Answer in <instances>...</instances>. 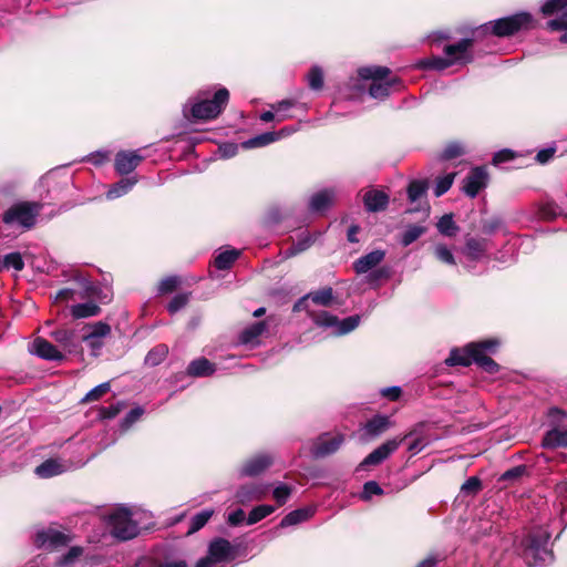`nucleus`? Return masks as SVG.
Instances as JSON below:
<instances>
[{"label": "nucleus", "instance_id": "1", "mask_svg": "<svg viewBox=\"0 0 567 567\" xmlns=\"http://www.w3.org/2000/svg\"><path fill=\"white\" fill-rule=\"evenodd\" d=\"M499 346L501 341L497 338L473 341L462 349H452L445 363L450 367H470L475 363L486 373L496 374L499 372L501 365L491 355L497 352Z\"/></svg>", "mask_w": 567, "mask_h": 567}, {"label": "nucleus", "instance_id": "2", "mask_svg": "<svg viewBox=\"0 0 567 567\" xmlns=\"http://www.w3.org/2000/svg\"><path fill=\"white\" fill-rule=\"evenodd\" d=\"M550 534L543 528L533 529L520 543L522 558L528 567H538L554 560V551L548 548Z\"/></svg>", "mask_w": 567, "mask_h": 567}, {"label": "nucleus", "instance_id": "3", "mask_svg": "<svg viewBox=\"0 0 567 567\" xmlns=\"http://www.w3.org/2000/svg\"><path fill=\"white\" fill-rule=\"evenodd\" d=\"M392 71L388 66L370 65L358 70L362 80H371L369 94L377 100H384L390 95L391 89L402 87V80L399 76H390Z\"/></svg>", "mask_w": 567, "mask_h": 567}, {"label": "nucleus", "instance_id": "4", "mask_svg": "<svg viewBox=\"0 0 567 567\" xmlns=\"http://www.w3.org/2000/svg\"><path fill=\"white\" fill-rule=\"evenodd\" d=\"M533 28V16L528 12H518L508 17L496 19L481 27L484 33L496 38H509L523 30Z\"/></svg>", "mask_w": 567, "mask_h": 567}, {"label": "nucleus", "instance_id": "5", "mask_svg": "<svg viewBox=\"0 0 567 567\" xmlns=\"http://www.w3.org/2000/svg\"><path fill=\"white\" fill-rule=\"evenodd\" d=\"M106 524L110 534L121 542L131 540L140 534V527L132 518V512L125 507H117L111 512L106 517Z\"/></svg>", "mask_w": 567, "mask_h": 567}, {"label": "nucleus", "instance_id": "6", "mask_svg": "<svg viewBox=\"0 0 567 567\" xmlns=\"http://www.w3.org/2000/svg\"><path fill=\"white\" fill-rule=\"evenodd\" d=\"M229 101V91L218 89L213 99H204L193 104L190 114L196 120L209 121L218 117Z\"/></svg>", "mask_w": 567, "mask_h": 567}, {"label": "nucleus", "instance_id": "7", "mask_svg": "<svg viewBox=\"0 0 567 567\" xmlns=\"http://www.w3.org/2000/svg\"><path fill=\"white\" fill-rule=\"evenodd\" d=\"M416 433L417 431L414 427L402 436H396L385 441L363 458V461L359 464V468L365 470L369 466L381 464L392 453H394L404 441L415 436Z\"/></svg>", "mask_w": 567, "mask_h": 567}, {"label": "nucleus", "instance_id": "8", "mask_svg": "<svg viewBox=\"0 0 567 567\" xmlns=\"http://www.w3.org/2000/svg\"><path fill=\"white\" fill-rule=\"evenodd\" d=\"M34 204L23 202L12 205L2 215V221L7 225L19 224L25 228H31L35 224L37 210Z\"/></svg>", "mask_w": 567, "mask_h": 567}, {"label": "nucleus", "instance_id": "9", "mask_svg": "<svg viewBox=\"0 0 567 567\" xmlns=\"http://www.w3.org/2000/svg\"><path fill=\"white\" fill-rule=\"evenodd\" d=\"M540 12L545 17L561 12L560 17L547 21L546 27L550 31H567V0H547L540 7Z\"/></svg>", "mask_w": 567, "mask_h": 567}, {"label": "nucleus", "instance_id": "10", "mask_svg": "<svg viewBox=\"0 0 567 567\" xmlns=\"http://www.w3.org/2000/svg\"><path fill=\"white\" fill-rule=\"evenodd\" d=\"M344 442L343 434H336L330 436V433L326 432L320 434L312 443L310 453L315 458H323L336 453Z\"/></svg>", "mask_w": 567, "mask_h": 567}, {"label": "nucleus", "instance_id": "11", "mask_svg": "<svg viewBox=\"0 0 567 567\" xmlns=\"http://www.w3.org/2000/svg\"><path fill=\"white\" fill-rule=\"evenodd\" d=\"M488 174L484 166L472 168L463 179L462 190L471 198H475L478 193L487 186Z\"/></svg>", "mask_w": 567, "mask_h": 567}, {"label": "nucleus", "instance_id": "12", "mask_svg": "<svg viewBox=\"0 0 567 567\" xmlns=\"http://www.w3.org/2000/svg\"><path fill=\"white\" fill-rule=\"evenodd\" d=\"M71 542V537L60 530L49 528L38 532L34 544L37 547H48L51 550L66 546Z\"/></svg>", "mask_w": 567, "mask_h": 567}, {"label": "nucleus", "instance_id": "13", "mask_svg": "<svg viewBox=\"0 0 567 567\" xmlns=\"http://www.w3.org/2000/svg\"><path fill=\"white\" fill-rule=\"evenodd\" d=\"M274 464V458L269 454H257L244 462L239 470L241 477H255L264 473Z\"/></svg>", "mask_w": 567, "mask_h": 567}, {"label": "nucleus", "instance_id": "14", "mask_svg": "<svg viewBox=\"0 0 567 567\" xmlns=\"http://www.w3.org/2000/svg\"><path fill=\"white\" fill-rule=\"evenodd\" d=\"M50 337L69 354L82 352L81 342L78 340L75 331L72 329H56L50 333Z\"/></svg>", "mask_w": 567, "mask_h": 567}, {"label": "nucleus", "instance_id": "15", "mask_svg": "<svg viewBox=\"0 0 567 567\" xmlns=\"http://www.w3.org/2000/svg\"><path fill=\"white\" fill-rule=\"evenodd\" d=\"M143 161V156L137 151H121L116 154L114 161L115 171L121 175L132 173Z\"/></svg>", "mask_w": 567, "mask_h": 567}, {"label": "nucleus", "instance_id": "16", "mask_svg": "<svg viewBox=\"0 0 567 567\" xmlns=\"http://www.w3.org/2000/svg\"><path fill=\"white\" fill-rule=\"evenodd\" d=\"M32 353L48 361H62L65 358L53 343L42 337L34 339L32 343Z\"/></svg>", "mask_w": 567, "mask_h": 567}, {"label": "nucleus", "instance_id": "17", "mask_svg": "<svg viewBox=\"0 0 567 567\" xmlns=\"http://www.w3.org/2000/svg\"><path fill=\"white\" fill-rule=\"evenodd\" d=\"M234 548L229 540L225 538H215L208 546V556L216 563L227 561L234 558Z\"/></svg>", "mask_w": 567, "mask_h": 567}, {"label": "nucleus", "instance_id": "18", "mask_svg": "<svg viewBox=\"0 0 567 567\" xmlns=\"http://www.w3.org/2000/svg\"><path fill=\"white\" fill-rule=\"evenodd\" d=\"M389 195L380 189H369L363 195V204L369 213L384 212L388 208Z\"/></svg>", "mask_w": 567, "mask_h": 567}, {"label": "nucleus", "instance_id": "19", "mask_svg": "<svg viewBox=\"0 0 567 567\" xmlns=\"http://www.w3.org/2000/svg\"><path fill=\"white\" fill-rule=\"evenodd\" d=\"M385 251L375 249L364 256H361L353 262V269L357 274H365L383 261Z\"/></svg>", "mask_w": 567, "mask_h": 567}, {"label": "nucleus", "instance_id": "20", "mask_svg": "<svg viewBox=\"0 0 567 567\" xmlns=\"http://www.w3.org/2000/svg\"><path fill=\"white\" fill-rule=\"evenodd\" d=\"M267 488L261 484L249 483L241 485L236 492L239 503L246 504L252 501H260L265 497Z\"/></svg>", "mask_w": 567, "mask_h": 567}, {"label": "nucleus", "instance_id": "21", "mask_svg": "<svg viewBox=\"0 0 567 567\" xmlns=\"http://www.w3.org/2000/svg\"><path fill=\"white\" fill-rule=\"evenodd\" d=\"M542 447L550 450L567 447V426L564 429L554 426L547 431L542 439Z\"/></svg>", "mask_w": 567, "mask_h": 567}, {"label": "nucleus", "instance_id": "22", "mask_svg": "<svg viewBox=\"0 0 567 567\" xmlns=\"http://www.w3.org/2000/svg\"><path fill=\"white\" fill-rule=\"evenodd\" d=\"M392 424L390 416L377 414L365 422L364 430L370 437H378L385 433Z\"/></svg>", "mask_w": 567, "mask_h": 567}, {"label": "nucleus", "instance_id": "23", "mask_svg": "<svg viewBox=\"0 0 567 567\" xmlns=\"http://www.w3.org/2000/svg\"><path fill=\"white\" fill-rule=\"evenodd\" d=\"M333 197L332 190H320L311 196L309 209L313 213H323L333 205Z\"/></svg>", "mask_w": 567, "mask_h": 567}, {"label": "nucleus", "instance_id": "24", "mask_svg": "<svg viewBox=\"0 0 567 567\" xmlns=\"http://www.w3.org/2000/svg\"><path fill=\"white\" fill-rule=\"evenodd\" d=\"M65 472V466L58 458H48L38 465L34 473L40 478H50Z\"/></svg>", "mask_w": 567, "mask_h": 567}, {"label": "nucleus", "instance_id": "25", "mask_svg": "<svg viewBox=\"0 0 567 567\" xmlns=\"http://www.w3.org/2000/svg\"><path fill=\"white\" fill-rule=\"evenodd\" d=\"M215 371V363L204 357L193 360L187 367V374L195 378L209 377Z\"/></svg>", "mask_w": 567, "mask_h": 567}, {"label": "nucleus", "instance_id": "26", "mask_svg": "<svg viewBox=\"0 0 567 567\" xmlns=\"http://www.w3.org/2000/svg\"><path fill=\"white\" fill-rule=\"evenodd\" d=\"M460 60H461L460 56L452 58V59H446V58H441V56H431V58L420 60L417 62L416 66L422 70L442 71V70L450 68L452 64H454V62L460 61Z\"/></svg>", "mask_w": 567, "mask_h": 567}, {"label": "nucleus", "instance_id": "27", "mask_svg": "<svg viewBox=\"0 0 567 567\" xmlns=\"http://www.w3.org/2000/svg\"><path fill=\"white\" fill-rule=\"evenodd\" d=\"M488 240L468 237L465 241V254L471 260H478L487 250Z\"/></svg>", "mask_w": 567, "mask_h": 567}, {"label": "nucleus", "instance_id": "28", "mask_svg": "<svg viewBox=\"0 0 567 567\" xmlns=\"http://www.w3.org/2000/svg\"><path fill=\"white\" fill-rule=\"evenodd\" d=\"M137 183V179L134 177L121 178L118 182L114 183L106 193V197L109 199L118 198L125 194H127L133 186Z\"/></svg>", "mask_w": 567, "mask_h": 567}, {"label": "nucleus", "instance_id": "29", "mask_svg": "<svg viewBox=\"0 0 567 567\" xmlns=\"http://www.w3.org/2000/svg\"><path fill=\"white\" fill-rule=\"evenodd\" d=\"M429 189L427 179H413L406 187L408 199L415 203L426 196Z\"/></svg>", "mask_w": 567, "mask_h": 567}, {"label": "nucleus", "instance_id": "30", "mask_svg": "<svg viewBox=\"0 0 567 567\" xmlns=\"http://www.w3.org/2000/svg\"><path fill=\"white\" fill-rule=\"evenodd\" d=\"M101 312L100 306L95 302L89 301L84 303H78L71 307V316L74 319H84L97 316Z\"/></svg>", "mask_w": 567, "mask_h": 567}, {"label": "nucleus", "instance_id": "31", "mask_svg": "<svg viewBox=\"0 0 567 567\" xmlns=\"http://www.w3.org/2000/svg\"><path fill=\"white\" fill-rule=\"evenodd\" d=\"M427 231V227L419 224H410L401 235V245L408 247L416 241L421 236Z\"/></svg>", "mask_w": 567, "mask_h": 567}, {"label": "nucleus", "instance_id": "32", "mask_svg": "<svg viewBox=\"0 0 567 567\" xmlns=\"http://www.w3.org/2000/svg\"><path fill=\"white\" fill-rule=\"evenodd\" d=\"M267 328V323L265 321H257L252 324L246 327L239 336V340L241 343H252L258 337H260Z\"/></svg>", "mask_w": 567, "mask_h": 567}, {"label": "nucleus", "instance_id": "33", "mask_svg": "<svg viewBox=\"0 0 567 567\" xmlns=\"http://www.w3.org/2000/svg\"><path fill=\"white\" fill-rule=\"evenodd\" d=\"M239 256L240 251L237 249L221 251L215 257L214 266L218 270H228L231 268V266L238 259Z\"/></svg>", "mask_w": 567, "mask_h": 567}, {"label": "nucleus", "instance_id": "34", "mask_svg": "<svg viewBox=\"0 0 567 567\" xmlns=\"http://www.w3.org/2000/svg\"><path fill=\"white\" fill-rule=\"evenodd\" d=\"M278 137L279 134L276 132H266L243 142L241 147L245 150L262 147L270 143H274L278 140Z\"/></svg>", "mask_w": 567, "mask_h": 567}, {"label": "nucleus", "instance_id": "35", "mask_svg": "<svg viewBox=\"0 0 567 567\" xmlns=\"http://www.w3.org/2000/svg\"><path fill=\"white\" fill-rule=\"evenodd\" d=\"M437 230L441 235L446 237L456 236L460 230L458 226L453 219V214H444L436 224Z\"/></svg>", "mask_w": 567, "mask_h": 567}, {"label": "nucleus", "instance_id": "36", "mask_svg": "<svg viewBox=\"0 0 567 567\" xmlns=\"http://www.w3.org/2000/svg\"><path fill=\"white\" fill-rule=\"evenodd\" d=\"M311 515V512L307 508H298L288 513L280 522L281 528L297 525L307 520Z\"/></svg>", "mask_w": 567, "mask_h": 567}, {"label": "nucleus", "instance_id": "37", "mask_svg": "<svg viewBox=\"0 0 567 567\" xmlns=\"http://www.w3.org/2000/svg\"><path fill=\"white\" fill-rule=\"evenodd\" d=\"M214 515V509H204L194 515L189 522L187 535H192L200 530Z\"/></svg>", "mask_w": 567, "mask_h": 567}, {"label": "nucleus", "instance_id": "38", "mask_svg": "<svg viewBox=\"0 0 567 567\" xmlns=\"http://www.w3.org/2000/svg\"><path fill=\"white\" fill-rule=\"evenodd\" d=\"M10 268L17 271L24 268V261L20 252H10L0 259V270H9Z\"/></svg>", "mask_w": 567, "mask_h": 567}, {"label": "nucleus", "instance_id": "39", "mask_svg": "<svg viewBox=\"0 0 567 567\" xmlns=\"http://www.w3.org/2000/svg\"><path fill=\"white\" fill-rule=\"evenodd\" d=\"M474 44L473 39H462L454 44H447L444 47L443 51L449 56H460L462 59V54H464Z\"/></svg>", "mask_w": 567, "mask_h": 567}, {"label": "nucleus", "instance_id": "40", "mask_svg": "<svg viewBox=\"0 0 567 567\" xmlns=\"http://www.w3.org/2000/svg\"><path fill=\"white\" fill-rule=\"evenodd\" d=\"M505 227L504 220L499 216H492L481 220V230L484 235L492 236Z\"/></svg>", "mask_w": 567, "mask_h": 567}, {"label": "nucleus", "instance_id": "41", "mask_svg": "<svg viewBox=\"0 0 567 567\" xmlns=\"http://www.w3.org/2000/svg\"><path fill=\"white\" fill-rule=\"evenodd\" d=\"M310 317L318 327L330 328L337 327V323H339V318L337 316L324 310L311 312Z\"/></svg>", "mask_w": 567, "mask_h": 567}, {"label": "nucleus", "instance_id": "42", "mask_svg": "<svg viewBox=\"0 0 567 567\" xmlns=\"http://www.w3.org/2000/svg\"><path fill=\"white\" fill-rule=\"evenodd\" d=\"M91 331L82 337V340H95L96 338H103L111 333V326L103 321H97L87 326Z\"/></svg>", "mask_w": 567, "mask_h": 567}, {"label": "nucleus", "instance_id": "43", "mask_svg": "<svg viewBox=\"0 0 567 567\" xmlns=\"http://www.w3.org/2000/svg\"><path fill=\"white\" fill-rule=\"evenodd\" d=\"M83 547L73 546L55 564L56 567H73L75 561L83 555Z\"/></svg>", "mask_w": 567, "mask_h": 567}, {"label": "nucleus", "instance_id": "44", "mask_svg": "<svg viewBox=\"0 0 567 567\" xmlns=\"http://www.w3.org/2000/svg\"><path fill=\"white\" fill-rule=\"evenodd\" d=\"M275 512L271 505H259L254 507L247 517V525H254Z\"/></svg>", "mask_w": 567, "mask_h": 567}, {"label": "nucleus", "instance_id": "45", "mask_svg": "<svg viewBox=\"0 0 567 567\" xmlns=\"http://www.w3.org/2000/svg\"><path fill=\"white\" fill-rule=\"evenodd\" d=\"M308 297L316 305L329 307L333 300V289L331 287H327L321 290L309 293Z\"/></svg>", "mask_w": 567, "mask_h": 567}, {"label": "nucleus", "instance_id": "46", "mask_svg": "<svg viewBox=\"0 0 567 567\" xmlns=\"http://www.w3.org/2000/svg\"><path fill=\"white\" fill-rule=\"evenodd\" d=\"M307 80H308V86L312 91L322 90L323 83H324L322 69L318 65H313L307 74Z\"/></svg>", "mask_w": 567, "mask_h": 567}, {"label": "nucleus", "instance_id": "47", "mask_svg": "<svg viewBox=\"0 0 567 567\" xmlns=\"http://www.w3.org/2000/svg\"><path fill=\"white\" fill-rule=\"evenodd\" d=\"M360 323V317L358 315L347 317L339 320L337 323V336H343L353 331Z\"/></svg>", "mask_w": 567, "mask_h": 567}, {"label": "nucleus", "instance_id": "48", "mask_svg": "<svg viewBox=\"0 0 567 567\" xmlns=\"http://www.w3.org/2000/svg\"><path fill=\"white\" fill-rule=\"evenodd\" d=\"M482 489L483 484L478 476H471L461 486V492L466 496H476Z\"/></svg>", "mask_w": 567, "mask_h": 567}, {"label": "nucleus", "instance_id": "49", "mask_svg": "<svg viewBox=\"0 0 567 567\" xmlns=\"http://www.w3.org/2000/svg\"><path fill=\"white\" fill-rule=\"evenodd\" d=\"M111 389L110 382H103L97 386L93 388L89 391L85 396L81 400V403H90L100 400L103 395H105Z\"/></svg>", "mask_w": 567, "mask_h": 567}, {"label": "nucleus", "instance_id": "50", "mask_svg": "<svg viewBox=\"0 0 567 567\" xmlns=\"http://www.w3.org/2000/svg\"><path fill=\"white\" fill-rule=\"evenodd\" d=\"M456 173H450L443 177H439L436 179V185L434 188L435 197L443 196L449 189L452 187Z\"/></svg>", "mask_w": 567, "mask_h": 567}, {"label": "nucleus", "instance_id": "51", "mask_svg": "<svg viewBox=\"0 0 567 567\" xmlns=\"http://www.w3.org/2000/svg\"><path fill=\"white\" fill-rule=\"evenodd\" d=\"M190 292H182L176 295L167 305V311L171 315L176 313L189 302Z\"/></svg>", "mask_w": 567, "mask_h": 567}, {"label": "nucleus", "instance_id": "52", "mask_svg": "<svg viewBox=\"0 0 567 567\" xmlns=\"http://www.w3.org/2000/svg\"><path fill=\"white\" fill-rule=\"evenodd\" d=\"M464 147L457 142L449 143L441 154V159L451 161L464 155Z\"/></svg>", "mask_w": 567, "mask_h": 567}, {"label": "nucleus", "instance_id": "53", "mask_svg": "<svg viewBox=\"0 0 567 567\" xmlns=\"http://www.w3.org/2000/svg\"><path fill=\"white\" fill-rule=\"evenodd\" d=\"M167 353V346L158 344L147 353L146 362L151 363L152 365L159 364L166 358Z\"/></svg>", "mask_w": 567, "mask_h": 567}, {"label": "nucleus", "instance_id": "54", "mask_svg": "<svg viewBox=\"0 0 567 567\" xmlns=\"http://www.w3.org/2000/svg\"><path fill=\"white\" fill-rule=\"evenodd\" d=\"M526 473H527V466L525 464H520V465L514 466V467L505 471L501 475L498 481L499 482H514V481L519 480Z\"/></svg>", "mask_w": 567, "mask_h": 567}, {"label": "nucleus", "instance_id": "55", "mask_svg": "<svg viewBox=\"0 0 567 567\" xmlns=\"http://www.w3.org/2000/svg\"><path fill=\"white\" fill-rule=\"evenodd\" d=\"M315 239L312 238L311 235H305L302 236L301 238L298 239L297 243L292 244V246L289 248L288 252L290 256H295V255H298L305 250H307L308 248L311 247V245L313 244Z\"/></svg>", "mask_w": 567, "mask_h": 567}, {"label": "nucleus", "instance_id": "56", "mask_svg": "<svg viewBox=\"0 0 567 567\" xmlns=\"http://www.w3.org/2000/svg\"><path fill=\"white\" fill-rule=\"evenodd\" d=\"M179 285H181L179 277H177V276H169V277L164 278L161 281V284L158 286V291L162 295L172 293L173 291H175L179 287Z\"/></svg>", "mask_w": 567, "mask_h": 567}, {"label": "nucleus", "instance_id": "57", "mask_svg": "<svg viewBox=\"0 0 567 567\" xmlns=\"http://www.w3.org/2000/svg\"><path fill=\"white\" fill-rule=\"evenodd\" d=\"M383 489L375 481H368L363 484V491L361 493V498L364 501H369L372 495H383Z\"/></svg>", "mask_w": 567, "mask_h": 567}, {"label": "nucleus", "instance_id": "58", "mask_svg": "<svg viewBox=\"0 0 567 567\" xmlns=\"http://www.w3.org/2000/svg\"><path fill=\"white\" fill-rule=\"evenodd\" d=\"M435 257L447 265L454 266L456 265L454 255L445 245H437L434 250Z\"/></svg>", "mask_w": 567, "mask_h": 567}, {"label": "nucleus", "instance_id": "59", "mask_svg": "<svg viewBox=\"0 0 567 567\" xmlns=\"http://www.w3.org/2000/svg\"><path fill=\"white\" fill-rule=\"evenodd\" d=\"M291 492H292V488L289 485L281 484L274 489L272 496H274L276 503L279 506H282L287 503Z\"/></svg>", "mask_w": 567, "mask_h": 567}, {"label": "nucleus", "instance_id": "60", "mask_svg": "<svg viewBox=\"0 0 567 567\" xmlns=\"http://www.w3.org/2000/svg\"><path fill=\"white\" fill-rule=\"evenodd\" d=\"M123 408L124 403L122 402H117L116 404H111L109 406H101L99 415L101 419L111 420L117 416Z\"/></svg>", "mask_w": 567, "mask_h": 567}, {"label": "nucleus", "instance_id": "61", "mask_svg": "<svg viewBox=\"0 0 567 567\" xmlns=\"http://www.w3.org/2000/svg\"><path fill=\"white\" fill-rule=\"evenodd\" d=\"M144 414V409L141 406H136L132 409L123 419L122 427L128 429L132 426L142 415Z\"/></svg>", "mask_w": 567, "mask_h": 567}, {"label": "nucleus", "instance_id": "62", "mask_svg": "<svg viewBox=\"0 0 567 567\" xmlns=\"http://www.w3.org/2000/svg\"><path fill=\"white\" fill-rule=\"evenodd\" d=\"M391 276L390 268L381 267L375 270H372L368 276L369 284H375L380 280H388Z\"/></svg>", "mask_w": 567, "mask_h": 567}, {"label": "nucleus", "instance_id": "63", "mask_svg": "<svg viewBox=\"0 0 567 567\" xmlns=\"http://www.w3.org/2000/svg\"><path fill=\"white\" fill-rule=\"evenodd\" d=\"M547 416L554 426H559L563 420L567 417V412L560 408L553 406L548 410Z\"/></svg>", "mask_w": 567, "mask_h": 567}, {"label": "nucleus", "instance_id": "64", "mask_svg": "<svg viewBox=\"0 0 567 567\" xmlns=\"http://www.w3.org/2000/svg\"><path fill=\"white\" fill-rule=\"evenodd\" d=\"M514 158H515V153L512 150L504 148L494 154L492 163L494 165H498L502 163L509 162Z\"/></svg>", "mask_w": 567, "mask_h": 567}]
</instances>
